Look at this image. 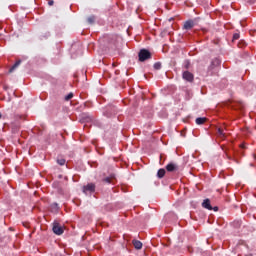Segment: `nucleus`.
<instances>
[{"label":"nucleus","mask_w":256,"mask_h":256,"mask_svg":"<svg viewBox=\"0 0 256 256\" xmlns=\"http://www.w3.org/2000/svg\"><path fill=\"white\" fill-rule=\"evenodd\" d=\"M185 68H186V69H189V64H186V65H185Z\"/></svg>","instance_id":"24"},{"label":"nucleus","mask_w":256,"mask_h":256,"mask_svg":"<svg viewBox=\"0 0 256 256\" xmlns=\"http://www.w3.org/2000/svg\"><path fill=\"white\" fill-rule=\"evenodd\" d=\"M195 27V22L193 20H188L184 23L183 28L189 31V29H193Z\"/></svg>","instance_id":"8"},{"label":"nucleus","mask_w":256,"mask_h":256,"mask_svg":"<svg viewBox=\"0 0 256 256\" xmlns=\"http://www.w3.org/2000/svg\"><path fill=\"white\" fill-rule=\"evenodd\" d=\"M52 231L53 233H55V235H63V233L65 232V230L62 228L61 225H59V223H54Z\"/></svg>","instance_id":"5"},{"label":"nucleus","mask_w":256,"mask_h":256,"mask_svg":"<svg viewBox=\"0 0 256 256\" xmlns=\"http://www.w3.org/2000/svg\"><path fill=\"white\" fill-rule=\"evenodd\" d=\"M212 211H219V208L215 206L214 208H212Z\"/></svg>","instance_id":"23"},{"label":"nucleus","mask_w":256,"mask_h":256,"mask_svg":"<svg viewBox=\"0 0 256 256\" xmlns=\"http://www.w3.org/2000/svg\"><path fill=\"white\" fill-rule=\"evenodd\" d=\"M138 57H139V61L141 62L147 61V59H151V52H149V50L147 49H142L140 50Z\"/></svg>","instance_id":"1"},{"label":"nucleus","mask_w":256,"mask_h":256,"mask_svg":"<svg viewBox=\"0 0 256 256\" xmlns=\"http://www.w3.org/2000/svg\"><path fill=\"white\" fill-rule=\"evenodd\" d=\"M57 163H58V165L63 166V165H65L66 160H65L64 158H58V159H57Z\"/></svg>","instance_id":"15"},{"label":"nucleus","mask_w":256,"mask_h":256,"mask_svg":"<svg viewBox=\"0 0 256 256\" xmlns=\"http://www.w3.org/2000/svg\"><path fill=\"white\" fill-rule=\"evenodd\" d=\"M166 170H167L169 173H173V171H178V170H179V166H177V164H175V163H169V164L166 166Z\"/></svg>","instance_id":"6"},{"label":"nucleus","mask_w":256,"mask_h":256,"mask_svg":"<svg viewBox=\"0 0 256 256\" xmlns=\"http://www.w3.org/2000/svg\"><path fill=\"white\" fill-rule=\"evenodd\" d=\"M83 193H85V195H89V193H95V184L89 183L86 186H83Z\"/></svg>","instance_id":"4"},{"label":"nucleus","mask_w":256,"mask_h":256,"mask_svg":"<svg viewBox=\"0 0 256 256\" xmlns=\"http://www.w3.org/2000/svg\"><path fill=\"white\" fill-rule=\"evenodd\" d=\"M202 207H204V209H208V211H213V206H211V200L209 199L203 201Z\"/></svg>","instance_id":"9"},{"label":"nucleus","mask_w":256,"mask_h":256,"mask_svg":"<svg viewBox=\"0 0 256 256\" xmlns=\"http://www.w3.org/2000/svg\"><path fill=\"white\" fill-rule=\"evenodd\" d=\"M104 183H111V181H113V176L111 177H106L103 179Z\"/></svg>","instance_id":"18"},{"label":"nucleus","mask_w":256,"mask_h":256,"mask_svg":"<svg viewBox=\"0 0 256 256\" xmlns=\"http://www.w3.org/2000/svg\"><path fill=\"white\" fill-rule=\"evenodd\" d=\"M70 99H73V92H70V93L65 97V101H70Z\"/></svg>","instance_id":"19"},{"label":"nucleus","mask_w":256,"mask_h":256,"mask_svg":"<svg viewBox=\"0 0 256 256\" xmlns=\"http://www.w3.org/2000/svg\"><path fill=\"white\" fill-rule=\"evenodd\" d=\"M133 245H134L135 249H142L143 248V243H141V241H139V240H134Z\"/></svg>","instance_id":"11"},{"label":"nucleus","mask_w":256,"mask_h":256,"mask_svg":"<svg viewBox=\"0 0 256 256\" xmlns=\"http://www.w3.org/2000/svg\"><path fill=\"white\" fill-rule=\"evenodd\" d=\"M239 33H235L234 35H233V41H237V39H239Z\"/></svg>","instance_id":"21"},{"label":"nucleus","mask_w":256,"mask_h":256,"mask_svg":"<svg viewBox=\"0 0 256 256\" xmlns=\"http://www.w3.org/2000/svg\"><path fill=\"white\" fill-rule=\"evenodd\" d=\"M87 21L90 25H93L95 23V16L88 17Z\"/></svg>","instance_id":"14"},{"label":"nucleus","mask_w":256,"mask_h":256,"mask_svg":"<svg viewBox=\"0 0 256 256\" xmlns=\"http://www.w3.org/2000/svg\"><path fill=\"white\" fill-rule=\"evenodd\" d=\"M154 69H155L156 71H159V69H161V62H156V63L154 64Z\"/></svg>","instance_id":"17"},{"label":"nucleus","mask_w":256,"mask_h":256,"mask_svg":"<svg viewBox=\"0 0 256 256\" xmlns=\"http://www.w3.org/2000/svg\"><path fill=\"white\" fill-rule=\"evenodd\" d=\"M196 125H204V123H207V118L205 117H199L195 120Z\"/></svg>","instance_id":"10"},{"label":"nucleus","mask_w":256,"mask_h":256,"mask_svg":"<svg viewBox=\"0 0 256 256\" xmlns=\"http://www.w3.org/2000/svg\"><path fill=\"white\" fill-rule=\"evenodd\" d=\"M219 65H221V60H219V58H215L212 60L210 66L208 67V71L210 72V75H213V69H215V67H219Z\"/></svg>","instance_id":"3"},{"label":"nucleus","mask_w":256,"mask_h":256,"mask_svg":"<svg viewBox=\"0 0 256 256\" xmlns=\"http://www.w3.org/2000/svg\"><path fill=\"white\" fill-rule=\"evenodd\" d=\"M55 4V1H53V0H50L49 2H48V5L50 6V7H52V5H54Z\"/></svg>","instance_id":"22"},{"label":"nucleus","mask_w":256,"mask_h":256,"mask_svg":"<svg viewBox=\"0 0 256 256\" xmlns=\"http://www.w3.org/2000/svg\"><path fill=\"white\" fill-rule=\"evenodd\" d=\"M104 41H107L110 47H112V45H116L117 43V36L105 37Z\"/></svg>","instance_id":"7"},{"label":"nucleus","mask_w":256,"mask_h":256,"mask_svg":"<svg viewBox=\"0 0 256 256\" xmlns=\"http://www.w3.org/2000/svg\"><path fill=\"white\" fill-rule=\"evenodd\" d=\"M182 79H184V81H188V83H193L195 76L189 71H184L182 74Z\"/></svg>","instance_id":"2"},{"label":"nucleus","mask_w":256,"mask_h":256,"mask_svg":"<svg viewBox=\"0 0 256 256\" xmlns=\"http://www.w3.org/2000/svg\"><path fill=\"white\" fill-rule=\"evenodd\" d=\"M233 225H234L235 227H241V221H239V220L234 221V222H233Z\"/></svg>","instance_id":"20"},{"label":"nucleus","mask_w":256,"mask_h":256,"mask_svg":"<svg viewBox=\"0 0 256 256\" xmlns=\"http://www.w3.org/2000/svg\"><path fill=\"white\" fill-rule=\"evenodd\" d=\"M21 65V60L16 61V63L10 68L9 73H13L17 67Z\"/></svg>","instance_id":"13"},{"label":"nucleus","mask_w":256,"mask_h":256,"mask_svg":"<svg viewBox=\"0 0 256 256\" xmlns=\"http://www.w3.org/2000/svg\"><path fill=\"white\" fill-rule=\"evenodd\" d=\"M1 117H2V115H1V113H0V119H1Z\"/></svg>","instance_id":"25"},{"label":"nucleus","mask_w":256,"mask_h":256,"mask_svg":"<svg viewBox=\"0 0 256 256\" xmlns=\"http://www.w3.org/2000/svg\"><path fill=\"white\" fill-rule=\"evenodd\" d=\"M218 135H219V137H221L222 139L225 138V133L223 132V129H221V128L218 129Z\"/></svg>","instance_id":"16"},{"label":"nucleus","mask_w":256,"mask_h":256,"mask_svg":"<svg viewBox=\"0 0 256 256\" xmlns=\"http://www.w3.org/2000/svg\"><path fill=\"white\" fill-rule=\"evenodd\" d=\"M165 173H166L165 169L161 168V169H159L158 172H157V177H158L159 179H163V177H165Z\"/></svg>","instance_id":"12"}]
</instances>
